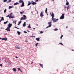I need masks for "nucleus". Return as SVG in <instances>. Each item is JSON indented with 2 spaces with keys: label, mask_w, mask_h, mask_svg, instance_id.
Wrapping results in <instances>:
<instances>
[{
  "label": "nucleus",
  "mask_w": 74,
  "mask_h": 74,
  "mask_svg": "<svg viewBox=\"0 0 74 74\" xmlns=\"http://www.w3.org/2000/svg\"><path fill=\"white\" fill-rule=\"evenodd\" d=\"M51 19L54 23L56 22L59 20L58 19H56V18H52Z\"/></svg>",
  "instance_id": "1"
},
{
  "label": "nucleus",
  "mask_w": 74,
  "mask_h": 74,
  "mask_svg": "<svg viewBox=\"0 0 74 74\" xmlns=\"http://www.w3.org/2000/svg\"><path fill=\"white\" fill-rule=\"evenodd\" d=\"M52 23V21L51 20L50 22H49L48 23V25H49L48 26V27H46V29H47V28H48V27H51V24Z\"/></svg>",
  "instance_id": "2"
},
{
  "label": "nucleus",
  "mask_w": 74,
  "mask_h": 74,
  "mask_svg": "<svg viewBox=\"0 0 74 74\" xmlns=\"http://www.w3.org/2000/svg\"><path fill=\"white\" fill-rule=\"evenodd\" d=\"M64 14H63L60 18V19H63L64 18Z\"/></svg>",
  "instance_id": "3"
},
{
  "label": "nucleus",
  "mask_w": 74,
  "mask_h": 74,
  "mask_svg": "<svg viewBox=\"0 0 74 74\" xmlns=\"http://www.w3.org/2000/svg\"><path fill=\"white\" fill-rule=\"evenodd\" d=\"M12 13H11L10 14V16H9V18H12L13 19L14 18V16H12Z\"/></svg>",
  "instance_id": "4"
},
{
  "label": "nucleus",
  "mask_w": 74,
  "mask_h": 74,
  "mask_svg": "<svg viewBox=\"0 0 74 74\" xmlns=\"http://www.w3.org/2000/svg\"><path fill=\"white\" fill-rule=\"evenodd\" d=\"M5 30L9 31V32H10V28L9 27H7V28L5 29Z\"/></svg>",
  "instance_id": "5"
},
{
  "label": "nucleus",
  "mask_w": 74,
  "mask_h": 74,
  "mask_svg": "<svg viewBox=\"0 0 74 74\" xmlns=\"http://www.w3.org/2000/svg\"><path fill=\"white\" fill-rule=\"evenodd\" d=\"M12 24H11L10 23H9L8 25V27L9 28L11 27L12 26Z\"/></svg>",
  "instance_id": "6"
},
{
  "label": "nucleus",
  "mask_w": 74,
  "mask_h": 74,
  "mask_svg": "<svg viewBox=\"0 0 74 74\" xmlns=\"http://www.w3.org/2000/svg\"><path fill=\"white\" fill-rule=\"evenodd\" d=\"M23 20H25V19H27V18H26V16L25 15H23Z\"/></svg>",
  "instance_id": "7"
},
{
  "label": "nucleus",
  "mask_w": 74,
  "mask_h": 74,
  "mask_svg": "<svg viewBox=\"0 0 74 74\" xmlns=\"http://www.w3.org/2000/svg\"><path fill=\"white\" fill-rule=\"evenodd\" d=\"M51 16L52 17V18H54V17H55V15L54 14H53V13H52Z\"/></svg>",
  "instance_id": "8"
},
{
  "label": "nucleus",
  "mask_w": 74,
  "mask_h": 74,
  "mask_svg": "<svg viewBox=\"0 0 74 74\" xmlns=\"http://www.w3.org/2000/svg\"><path fill=\"white\" fill-rule=\"evenodd\" d=\"M24 6H25V3L24 2L22 3V5L21 6V7H24Z\"/></svg>",
  "instance_id": "9"
},
{
  "label": "nucleus",
  "mask_w": 74,
  "mask_h": 74,
  "mask_svg": "<svg viewBox=\"0 0 74 74\" xmlns=\"http://www.w3.org/2000/svg\"><path fill=\"white\" fill-rule=\"evenodd\" d=\"M2 40H4L5 41H6L7 40V38H3L2 39Z\"/></svg>",
  "instance_id": "10"
},
{
  "label": "nucleus",
  "mask_w": 74,
  "mask_h": 74,
  "mask_svg": "<svg viewBox=\"0 0 74 74\" xmlns=\"http://www.w3.org/2000/svg\"><path fill=\"white\" fill-rule=\"evenodd\" d=\"M40 16L41 17L44 16V15H43V12H42L40 13Z\"/></svg>",
  "instance_id": "11"
},
{
  "label": "nucleus",
  "mask_w": 74,
  "mask_h": 74,
  "mask_svg": "<svg viewBox=\"0 0 74 74\" xmlns=\"http://www.w3.org/2000/svg\"><path fill=\"white\" fill-rule=\"evenodd\" d=\"M28 4L27 5L28 6H29V5H30V4H32V3L30 2H29V1H28Z\"/></svg>",
  "instance_id": "12"
},
{
  "label": "nucleus",
  "mask_w": 74,
  "mask_h": 74,
  "mask_svg": "<svg viewBox=\"0 0 74 74\" xmlns=\"http://www.w3.org/2000/svg\"><path fill=\"white\" fill-rule=\"evenodd\" d=\"M24 2L23 1V0H20L19 1V2L20 3H22L23 2Z\"/></svg>",
  "instance_id": "13"
},
{
  "label": "nucleus",
  "mask_w": 74,
  "mask_h": 74,
  "mask_svg": "<svg viewBox=\"0 0 74 74\" xmlns=\"http://www.w3.org/2000/svg\"><path fill=\"white\" fill-rule=\"evenodd\" d=\"M40 67H41L42 68H43V65L41 64H39Z\"/></svg>",
  "instance_id": "14"
},
{
  "label": "nucleus",
  "mask_w": 74,
  "mask_h": 74,
  "mask_svg": "<svg viewBox=\"0 0 74 74\" xmlns=\"http://www.w3.org/2000/svg\"><path fill=\"white\" fill-rule=\"evenodd\" d=\"M23 27H25V26H26V22H24L23 25Z\"/></svg>",
  "instance_id": "15"
},
{
  "label": "nucleus",
  "mask_w": 74,
  "mask_h": 74,
  "mask_svg": "<svg viewBox=\"0 0 74 74\" xmlns=\"http://www.w3.org/2000/svg\"><path fill=\"white\" fill-rule=\"evenodd\" d=\"M37 4V3L35 2H33L32 3V5H34V4Z\"/></svg>",
  "instance_id": "16"
},
{
  "label": "nucleus",
  "mask_w": 74,
  "mask_h": 74,
  "mask_svg": "<svg viewBox=\"0 0 74 74\" xmlns=\"http://www.w3.org/2000/svg\"><path fill=\"white\" fill-rule=\"evenodd\" d=\"M36 40L38 41H40V38H36Z\"/></svg>",
  "instance_id": "17"
},
{
  "label": "nucleus",
  "mask_w": 74,
  "mask_h": 74,
  "mask_svg": "<svg viewBox=\"0 0 74 74\" xmlns=\"http://www.w3.org/2000/svg\"><path fill=\"white\" fill-rule=\"evenodd\" d=\"M18 4H19V3H18V2H16V3H14V5H17Z\"/></svg>",
  "instance_id": "18"
},
{
  "label": "nucleus",
  "mask_w": 74,
  "mask_h": 74,
  "mask_svg": "<svg viewBox=\"0 0 74 74\" xmlns=\"http://www.w3.org/2000/svg\"><path fill=\"white\" fill-rule=\"evenodd\" d=\"M66 4L67 5H68L69 4V3L68 2L67 0H66Z\"/></svg>",
  "instance_id": "19"
},
{
  "label": "nucleus",
  "mask_w": 74,
  "mask_h": 74,
  "mask_svg": "<svg viewBox=\"0 0 74 74\" xmlns=\"http://www.w3.org/2000/svg\"><path fill=\"white\" fill-rule=\"evenodd\" d=\"M13 71H14L16 72V69L15 68H13Z\"/></svg>",
  "instance_id": "20"
},
{
  "label": "nucleus",
  "mask_w": 74,
  "mask_h": 74,
  "mask_svg": "<svg viewBox=\"0 0 74 74\" xmlns=\"http://www.w3.org/2000/svg\"><path fill=\"white\" fill-rule=\"evenodd\" d=\"M8 23V21L4 22V24H6V23Z\"/></svg>",
  "instance_id": "21"
},
{
  "label": "nucleus",
  "mask_w": 74,
  "mask_h": 74,
  "mask_svg": "<svg viewBox=\"0 0 74 74\" xmlns=\"http://www.w3.org/2000/svg\"><path fill=\"white\" fill-rule=\"evenodd\" d=\"M47 10H48V9H47V8H46L45 10V12L46 14L47 13Z\"/></svg>",
  "instance_id": "22"
},
{
  "label": "nucleus",
  "mask_w": 74,
  "mask_h": 74,
  "mask_svg": "<svg viewBox=\"0 0 74 74\" xmlns=\"http://www.w3.org/2000/svg\"><path fill=\"white\" fill-rule=\"evenodd\" d=\"M28 27V28H29V29H30V28H31V27H30V24H29V25Z\"/></svg>",
  "instance_id": "23"
},
{
  "label": "nucleus",
  "mask_w": 74,
  "mask_h": 74,
  "mask_svg": "<svg viewBox=\"0 0 74 74\" xmlns=\"http://www.w3.org/2000/svg\"><path fill=\"white\" fill-rule=\"evenodd\" d=\"M58 30V29L57 28H55L54 29V31H57Z\"/></svg>",
  "instance_id": "24"
},
{
  "label": "nucleus",
  "mask_w": 74,
  "mask_h": 74,
  "mask_svg": "<svg viewBox=\"0 0 74 74\" xmlns=\"http://www.w3.org/2000/svg\"><path fill=\"white\" fill-rule=\"evenodd\" d=\"M1 21H4V17H2L1 18Z\"/></svg>",
  "instance_id": "25"
},
{
  "label": "nucleus",
  "mask_w": 74,
  "mask_h": 74,
  "mask_svg": "<svg viewBox=\"0 0 74 74\" xmlns=\"http://www.w3.org/2000/svg\"><path fill=\"white\" fill-rule=\"evenodd\" d=\"M11 1V0H9L8 1L6 2L7 3H10Z\"/></svg>",
  "instance_id": "26"
},
{
  "label": "nucleus",
  "mask_w": 74,
  "mask_h": 74,
  "mask_svg": "<svg viewBox=\"0 0 74 74\" xmlns=\"http://www.w3.org/2000/svg\"><path fill=\"white\" fill-rule=\"evenodd\" d=\"M7 11V9H5L4 11V13H5V12H6Z\"/></svg>",
  "instance_id": "27"
},
{
  "label": "nucleus",
  "mask_w": 74,
  "mask_h": 74,
  "mask_svg": "<svg viewBox=\"0 0 74 74\" xmlns=\"http://www.w3.org/2000/svg\"><path fill=\"white\" fill-rule=\"evenodd\" d=\"M24 11H23L22 12H20V14H23L24 13Z\"/></svg>",
  "instance_id": "28"
},
{
  "label": "nucleus",
  "mask_w": 74,
  "mask_h": 74,
  "mask_svg": "<svg viewBox=\"0 0 74 74\" xmlns=\"http://www.w3.org/2000/svg\"><path fill=\"white\" fill-rule=\"evenodd\" d=\"M12 7L11 6H9V9H10V8H12Z\"/></svg>",
  "instance_id": "29"
},
{
  "label": "nucleus",
  "mask_w": 74,
  "mask_h": 74,
  "mask_svg": "<svg viewBox=\"0 0 74 74\" xmlns=\"http://www.w3.org/2000/svg\"><path fill=\"white\" fill-rule=\"evenodd\" d=\"M70 8V7L69 6V5H68L67 7V9L68 10V9H69Z\"/></svg>",
  "instance_id": "30"
},
{
  "label": "nucleus",
  "mask_w": 74,
  "mask_h": 74,
  "mask_svg": "<svg viewBox=\"0 0 74 74\" xmlns=\"http://www.w3.org/2000/svg\"><path fill=\"white\" fill-rule=\"evenodd\" d=\"M59 44H60L61 45H63V44L62 42H60V43H59Z\"/></svg>",
  "instance_id": "31"
},
{
  "label": "nucleus",
  "mask_w": 74,
  "mask_h": 74,
  "mask_svg": "<svg viewBox=\"0 0 74 74\" xmlns=\"http://www.w3.org/2000/svg\"><path fill=\"white\" fill-rule=\"evenodd\" d=\"M3 0V2L4 3H5V2H6V1H7V0Z\"/></svg>",
  "instance_id": "32"
},
{
  "label": "nucleus",
  "mask_w": 74,
  "mask_h": 74,
  "mask_svg": "<svg viewBox=\"0 0 74 74\" xmlns=\"http://www.w3.org/2000/svg\"><path fill=\"white\" fill-rule=\"evenodd\" d=\"M63 37V35H62L60 37V38L61 39H62V37Z\"/></svg>",
  "instance_id": "33"
},
{
  "label": "nucleus",
  "mask_w": 74,
  "mask_h": 74,
  "mask_svg": "<svg viewBox=\"0 0 74 74\" xmlns=\"http://www.w3.org/2000/svg\"><path fill=\"white\" fill-rule=\"evenodd\" d=\"M6 17H9V18H10V15H8V16H6Z\"/></svg>",
  "instance_id": "34"
},
{
  "label": "nucleus",
  "mask_w": 74,
  "mask_h": 74,
  "mask_svg": "<svg viewBox=\"0 0 74 74\" xmlns=\"http://www.w3.org/2000/svg\"><path fill=\"white\" fill-rule=\"evenodd\" d=\"M22 22V21H20L19 22V24H20V23H21Z\"/></svg>",
  "instance_id": "35"
},
{
  "label": "nucleus",
  "mask_w": 74,
  "mask_h": 74,
  "mask_svg": "<svg viewBox=\"0 0 74 74\" xmlns=\"http://www.w3.org/2000/svg\"><path fill=\"white\" fill-rule=\"evenodd\" d=\"M19 71H20L22 73V71L21 70V69H20V68H19Z\"/></svg>",
  "instance_id": "36"
},
{
  "label": "nucleus",
  "mask_w": 74,
  "mask_h": 74,
  "mask_svg": "<svg viewBox=\"0 0 74 74\" xmlns=\"http://www.w3.org/2000/svg\"><path fill=\"white\" fill-rule=\"evenodd\" d=\"M38 44V43H36V47H37V44Z\"/></svg>",
  "instance_id": "37"
},
{
  "label": "nucleus",
  "mask_w": 74,
  "mask_h": 74,
  "mask_svg": "<svg viewBox=\"0 0 74 74\" xmlns=\"http://www.w3.org/2000/svg\"><path fill=\"white\" fill-rule=\"evenodd\" d=\"M0 66H1V67H2V66H3V65L2 64H0Z\"/></svg>",
  "instance_id": "38"
},
{
  "label": "nucleus",
  "mask_w": 74,
  "mask_h": 74,
  "mask_svg": "<svg viewBox=\"0 0 74 74\" xmlns=\"http://www.w3.org/2000/svg\"><path fill=\"white\" fill-rule=\"evenodd\" d=\"M40 34L43 33V32L42 31H40Z\"/></svg>",
  "instance_id": "39"
},
{
  "label": "nucleus",
  "mask_w": 74,
  "mask_h": 74,
  "mask_svg": "<svg viewBox=\"0 0 74 74\" xmlns=\"http://www.w3.org/2000/svg\"><path fill=\"white\" fill-rule=\"evenodd\" d=\"M24 33H27V32H26L25 31H24Z\"/></svg>",
  "instance_id": "40"
},
{
  "label": "nucleus",
  "mask_w": 74,
  "mask_h": 74,
  "mask_svg": "<svg viewBox=\"0 0 74 74\" xmlns=\"http://www.w3.org/2000/svg\"><path fill=\"white\" fill-rule=\"evenodd\" d=\"M21 21H22L23 20V17H22L21 18Z\"/></svg>",
  "instance_id": "41"
},
{
  "label": "nucleus",
  "mask_w": 74,
  "mask_h": 74,
  "mask_svg": "<svg viewBox=\"0 0 74 74\" xmlns=\"http://www.w3.org/2000/svg\"><path fill=\"white\" fill-rule=\"evenodd\" d=\"M15 28H16V29H19V28H18V27H15Z\"/></svg>",
  "instance_id": "42"
},
{
  "label": "nucleus",
  "mask_w": 74,
  "mask_h": 74,
  "mask_svg": "<svg viewBox=\"0 0 74 74\" xmlns=\"http://www.w3.org/2000/svg\"><path fill=\"white\" fill-rule=\"evenodd\" d=\"M20 34H21V33H20V32H19V35H20Z\"/></svg>",
  "instance_id": "43"
},
{
  "label": "nucleus",
  "mask_w": 74,
  "mask_h": 74,
  "mask_svg": "<svg viewBox=\"0 0 74 74\" xmlns=\"http://www.w3.org/2000/svg\"><path fill=\"white\" fill-rule=\"evenodd\" d=\"M18 34H19V31H17Z\"/></svg>",
  "instance_id": "44"
},
{
  "label": "nucleus",
  "mask_w": 74,
  "mask_h": 74,
  "mask_svg": "<svg viewBox=\"0 0 74 74\" xmlns=\"http://www.w3.org/2000/svg\"><path fill=\"white\" fill-rule=\"evenodd\" d=\"M64 7L65 9L66 8V6H64Z\"/></svg>",
  "instance_id": "45"
},
{
  "label": "nucleus",
  "mask_w": 74,
  "mask_h": 74,
  "mask_svg": "<svg viewBox=\"0 0 74 74\" xmlns=\"http://www.w3.org/2000/svg\"><path fill=\"white\" fill-rule=\"evenodd\" d=\"M36 26H38V24H36Z\"/></svg>",
  "instance_id": "46"
},
{
  "label": "nucleus",
  "mask_w": 74,
  "mask_h": 74,
  "mask_svg": "<svg viewBox=\"0 0 74 74\" xmlns=\"http://www.w3.org/2000/svg\"><path fill=\"white\" fill-rule=\"evenodd\" d=\"M33 29H34H34H36V28H33Z\"/></svg>",
  "instance_id": "47"
},
{
  "label": "nucleus",
  "mask_w": 74,
  "mask_h": 74,
  "mask_svg": "<svg viewBox=\"0 0 74 74\" xmlns=\"http://www.w3.org/2000/svg\"><path fill=\"white\" fill-rule=\"evenodd\" d=\"M38 0H36V1H36H36H38Z\"/></svg>",
  "instance_id": "48"
},
{
  "label": "nucleus",
  "mask_w": 74,
  "mask_h": 74,
  "mask_svg": "<svg viewBox=\"0 0 74 74\" xmlns=\"http://www.w3.org/2000/svg\"><path fill=\"white\" fill-rule=\"evenodd\" d=\"M13 23H15V21H14L13 22Z\"/></svg>",
  "instance_id": "49"
},
{
  "label": "nucleus",
  "mask_w": 74,
  "mask_h": 74,
  "mask_svg": "<svg viewBox=\"0 0 74 74\" xmlns=\"http://www.w3.org/2000/svg\"><path fill=\"white\" fill-rule=\"evenodd\" d=\"M17 69H18V70H19V68H17Z\"/></svg>",
  "instance_id": "50"
},
{
  "label": "nucleus",
  "mask_w": 74,
  "mask_h": 74,
  "mask_svg": "<svg viewBox=\"0 0 74 74\" xmlns=\"http://www.w3.org/2000/svg\"><path fill=\"white\" fill-rule=\"evenodd\" d=\"M68 27H66V29H67V28Z\"/></svg>",
  "instance_id": "51"
},
{
  "label": "nucleus",
  "mask_w": 74,
  "mask_h": 74,
  "mask_svg": "<svg viewBox=\"0 0 74 74\" xmlns=\"http://www.w3.org/2000/svg\"><path fill=\"white\" fill-rule=\"evenodd\" d=\"M16 58H18V57H17L16 56Z\"/></svg>",
  "instance_id": "52"
},
{
  "label": "nucleus",
  "mask_w": 74,
  "mask_h": 74,
  "mask_svg": "<svg viewBox=\"0 0 74 74\" xmlns=\"http://www.w3.org/2000/svg\"><path fill=\"white\" fill-rule=\"evenodd\" d=\"M72 51H74V50L73 49H72Z\"/></svg>",
  "instance_id": "53"
},
{
  "label": "nucleus",
  "mask_w": 74,
  "mask_h": 74,
  "mask_svg": "<svg viewBox=\"0 0 74 74\" xmlns=\"http://www.w3.org/2000/svg\"><path fill=\"white\" fill-rule=\"evenodd\" d=\"M31 64H32V63H31Z\"/></svg>",
  "instance_id": "54"
},
{
  "label": "nucleus",
  "mask_w": 74,
  "mask_h": 74,
  "mask_svg": "<svg viewBox=\"0 0 74 74\" xmlns=\"http://www.w3.org/2000/svg\"><path fill=\"white\" fill-rule=\"evenodd\" d=\"M32 2H33V1H32L31 3H32Z\"/></svg>",
  "instance_id": "55"
},
{
  "label": "nucleus",
  "mask_w": 74,
  "mask_h": 74,
  "mask_svg": "<svg viewBox=\"0 0 74 74\" xmlns=\"http://www.w3.org/2000/svg\"><path fill=\"white\" fill-rule=\"evenodd\" d=\"M33 37H35V36H33Z\"/></svg>",
  "instance_id": "56"
},
{
  "label": "nucleus",
  "mask_w": 74,
  "mask_h": 74,
  "mask_svg": "<svg viewBox=\"0 0 74 74\" xmlns=\"http://www.w3.org/2000/svg\"><path fill=\"white\" fill-rule=\"evenodd\" d=\"M15 23V25H16V23Z\"/></svg>",
  "instance_id": "57"
},
{
  "label": "nucleus",
  "mask_w": 74,
  "mask_h": 74,
  "mask_svg": "<svg viewBox=\"0 0 74 74\" xmlns=\"http://www.w3.org/2000/svg\"><path fill=\"white\" fill-rule=\"evenodd\" d=\"M1 20H0V22H1Z\"/></svg>",
  "instance_id": "58"
},
{
  "label": "nucleus",
  "mask_w": 74,
  "mask_h": 74,
  "mask_svg": "<svg viewBox=\"0 0 74 74\" xmlns=\"http://www.w3.org/2000/svg\"><path fill=\"white\" fill-rule=\"evenodd\" d=\"M33 63V62H32V63Z\"/></svg>",
  "instance_id": "59"
},
{
  "label": "nucleus",
  "mask_w": 74,
  "mask_h": 74,
  "mask_svg": "<svg viewBox=\"0 0 74 74\" xmlns=\"http://www.w3.org/2000/svg\"><path fill=\"white\" fill-rule=\"evenodd\" d=\"M37 14H38V12H37Z\"/></svg>",
  "instance_id": "60"
},
{
  "label": "nucleus",
  "mask_w": 74,
  "mask_h": 74,
  "mask_svg": "<svg viewBox=\"0 0 74 74\" xmlns=\"http://www.w3.org/2000/svg\"><path fill=\"white\" fill-rule=\"evenodd\" d=\"M17 47H16V48H17Z\"/></svg>",
  "instance_id": "61"
},
{
  "label": "nucleus",
  "mask_w": 74,
  "mask_h": 74,
  "mask_svg": "<svg viewBox=\"0 0 74 74\" xmlns=\"http://www.w3.org/2000/svg\"><path fill=\"white\" fill-rule=\"evenodd\" d=\"M53 0V1H54V0Z\"/></svg>",
  "instance_id": "62"
},
{
  "label": "nucleus",
  "mask_w": 74,
  "mask_h": 74,
  "mask_svg": "<svg viewBox=\"0 0 74 74\" xmlns=\"http://www.w3.org/2000/svg\"><path fill=\"white\" fill-rule=\"evenodd\" d=\"M18 48V49H19V48Z\"/></svg>",
  "instance_id": "63"
},
{
  "label": "nucleus",
  "mask_w": 74,
  "mask_h": 74,
  "mask_svg": "<svg viewBox=\"0 0 74 74\" xmlns=\"http://www.w3.org/2000/svg\"><path fill=\"white\" fill-rule=\"evenodd\" d=\"M18 25H19V24H18Z\"/></svg>",
  "instance_id": "64"
}]
</instances>
